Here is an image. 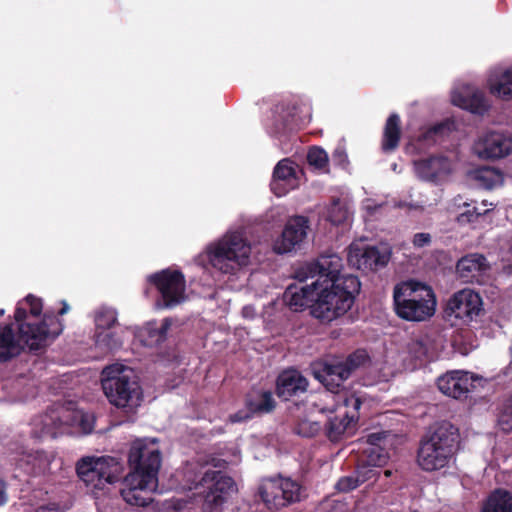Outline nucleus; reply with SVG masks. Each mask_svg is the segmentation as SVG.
Here are the masks:
<instances>
[{
  "mask_svg": "<svg viewBox=\"0 0 512 512\" xmlns=\"http://www.w3.org/2000/svg\"><path fill=\"white\" fill-rule=\"evenodd\" d=\"M161 452L155 438L137 439L132 443L128 461L131 471L124 477L120 494L130 506L146 507L153 501L158 487Z\"/></svg>",
  "mask_w": 512,
  "mask_h": 512,
  "instance_id": "1",
  "label": "nucleus"
},
{
  "mask_svg": "<svg viewBox=\"0 0 512 512\" xmlns=\"http://www.w3.org/2000/svg\"><path fill=\"white\" fill-rule=\"evenodd\" d=\"M252 247L243 226L232 227L209 243L194 262L203 269L211 267L222 274L235 275L251 264Z\"/></svg>",
  "mask_w": 512,
  "mask_h": 512,
  "instance_id": "2",
  "label": "nucleus"
},
{
  "mask_svg": "<svg viewBox=\"0 0 512 512\" xmlns=\"http://www.w3.org/2000/svg\"><path fill=\"white\" fill-rule=\"evenodd\" d=\"M101 386L108 402L126 414H133L143 402V390L135 371L121 363L106 366Z\"/></svg>",
  "mask_w": 512,
  "mask_h": 512,
  "instance_id": "3",
  "label": "nucleus"
},
{
  "mask_svg": "<svg viewBox=\"0 0 512 512\" xmlns=\"http://www.w3.org/2000/svg\"><path fill=\"white\" fill-rule=\"evenodd\" d=\"M360 288L358 277L351 274L335 279L331 285L320 286L311 306V314L323 322L341 317L352 307Z\"/></svg>",
  "mask_w": 512,
  "mask_h": 512,
  "instance_id": "4",
  "label": "nucleus"
},
{
  "mask_svg": "<svg viewBox=\"0 0 512 512\" xmlns=\"http://www.w3.org/2000/svg\"><path fill=\"white\" fill-rule=\"evenodd\" d=\"M393 301L396 314L411 322L426 321L436 311L437 301L433 289L416 280L396 284L393 289Z\"/></svg>",
  "mask_w": 512,
  "mask_h": 512,
  "instance_id": "5",
  "label": "nucleus"
},
{
  "mask_svg": "<svg viewBox=\"0 0 512 512\" xmlns=\"http://www.w3.org/2000/svg\"><path fill=\"white\" fill-rule=\"evenodd\" d=\"M458 430L448 423L438 424L420 442L417 464L424 471H436L446 467L452 460L457 444Z\"/></svg>",
  "mask_w": 512,
  "mask_h": 512,
  "instance_id": "6",
  "label": "nucleus"
},
{
  "mask_svg": "<svg viewBox=\"0 0 512 512\" xmlns=\"http://www.w3.org/2000/svg\"><path fill=\"white\" fill-rule=\"evenodd\" d=\"M321 400L325 403L321 408L322 412H338V415L330 418L326 425L329 439L338 441L348 426L357 419L361 401L348 391L332 392L328 389L321 394Z\"/></svg>",
  "mask_w": 512,
  "mask_h": 512,
  "instance_id": "7",
  "label": "nucleus"
},
{
  "mask_svg": "<svg viewBox=\"0 0 512 512\" xmlns=\"http://www.w3.org/2000/svg\"><path fill=\"white\" fill-rule=\"evenodd\" d=\"M122 470L121 462L111 456H85L76 463L77 476L94 494L117 482Z\"/></svg>",
  "mask_w": 512,
  "mask_h": 512,
  "instance_id": "8",
  "label": "nucleus"
},
{
  "mask_svg": "<svg viewBox=\"0 0 512 512\" xmlns=\"http://www.w3.org/2000/svg\"><path fill=\"white\" fill-rule=\"evenodd\" d=\"M367 360V354L363 350H357L346 360L317 361L312 364L314 377L321 382L326 389L334 391H346L342 384L349 378L352 371L363 365Z\"/></svg>",
  "mask_w": 512,
  "mask_h": 512,
  "instance_id": "9",
  "label": "nucleus"
},
{
  "mask_svg": "<svg viewBox=\"0 0 512 512\" xmlns=\"http://www.w3.org/2000/svg\"><path fill=\"white\" fill-rule=\"evenodd\" d=\"M41 433L52 438L63 432V427H77L83 434H89L94 429L95 416L83 410H69L61 405L53 406L41 417Z\"/></svg>",
  "mask_w": 512,
  "mask_h": 512,
  "instance_id": "10",
  "label": "nucleus"
},
{
  "mask_svg": "<svg viewBox=\"0 0 512 512\" xmlns=\"http://www.w3.org/2000/svg\"><path fill=\"white\" fill-rule=\"evenodd\" d=\"M188 489L199 490L203 494L204 507L210 511L220 508L228 497L236 491L234 480L221 471L208 469L199 482H193Z\"/></svg>",
  "mask_w": 512,
  "mask_h": 512,
  "instance_id": "11",
  "label": "nucleus"
},
{
  "mask_svg": "<svg viewBox=\"0 0 512 512\" xmlns=\"http://www.w3.org/2000/svg\"><path fill=\"white\" fill-rule=\"evenodd\" d=\"M483 301L479 293L465 288L455 292L448 300L446 316L452 325H468L480 315Z\"/></svg>",
  "mask_w": 512,
  "mask_h": 512,
  "instance_id": "12",
  "label": "nucleus"
},
{
  "mask_svg": "<svg viewBox=\"0 0 512 512\" xmlns=\"http://www.w3.org/2000/svg\"><path fill=\"white\" fill-rule=\"evenodd\" d=\"M301 486L290 478H268L259 486L262 501L269 509H279L301 499Z\"/></svg>",
  "mask_w": 512,
  "mask_h": 512,
  "instance_id": "13",
  "label": "nucleus"
},
{
  "mask_svg": "<svg viewBox=\"0 0 512 512\" xmlns=\"http://www.w3.org/2000/svg\"><path fill=\"white\" fill-rule=\"evenodd\" d=\"M161 296L162 307L171 308L186 300V282L179 270L164 269L148 276Z\"/></svg>",
  "mask_w": 512,
  "mask_h": 512,
  "instance_id": "14",
  "label": "nucleus"
},
{
  "mask_svg": "<svg viewBox=\"0 0 512 512\" xmlns=\"http://www.w3.org/2000/svg\"><path fill=\"white\" fill-rule=\"evenodd\" d=\"M390 254V249L386 245L371 246L358 240L350 244L347 261L358 270L374 271L387 265Z\"/></svg>",
  "mask_w": 512,
  "mask_h": 512,
  "instance_id": "15",
  "label": "nucleus"
},
{
  "mask_svg": "<svg viewBox=\"0 0 512 512\" xmlns=\"http://www.w3.org/2000/svg\"><path fill=\"white\" fill-rule=\"evenodd\" d=\"M43 310L40 298L34 297V353L51 345L64 329L63 322L52 312Z\"/></svg>",
  "mask_w": 512,
  "mask_h": 512,
  "instance_id": "16",
  "label": "nucleus"
},
{
  "mask_svg": "<svg viewBox=\"0 0 512 512\" xmlns=\"http://www.w3.org/2000/svg\"><path fill=\"white\" fill-rule=\"evenodd\" d=\"M32 325H19L13 322L0 324V363H6L18 357L26 347L32 350Z\"/></svg>",
  "mask_w": 512,
  "mask_h": 512,
  "instance_id": "17",
  "label": "nucleus"
},
{
  "mask_svg": "<svg viewBox=\"0 0 512 512\" xmlns=\"http://www.w3.org/2000/svg\"><path fill=\"white\" fill-rule=\"evenodd\" d=\"M473 153L483 160H494L512 152V133L487 131L477 137L472 145Z\"/></svg>",
  "mask_w": 512,
  "mask_h": 512,
  "instance_id": "18",
  "label": "nucleus"
},
{
  "mask_svg": "<svg viewBox=\"0 0 512 512\" xmlns=\"http://www.w3.org/2000/svg\"><path fill=\"white\" fill-rule=\"evenodd\" d=\"M343 268V260L336 253H327L321 255L316 262L304 265L297 273V277L301 280L315 278L319 280V287L323 285H331L335 279L344 277L340 275Z\"/></svg>",
  "mask_w": 512,
  "mask_h": 512,
  "instance_id": "19",
  "label": "nucleus"
},
{
  "mask_svg": "<svg viewBox=\"0 0 512 512\" xmlns=\"http://www.w3.org/2000/svg\"><path fill=\"white\" fill-rule=\"evenodd\" d=\"M483 377L463 370L448 371L437 380L438 389L454 399L466 398L471 390L483 381Z\"/></svg>",
  "mask_w": 512,
  "mask_h": 512,
  "instance_id": "20",
  "label": "nucleus"
},
{
  "mask_svg": "<svg viewBox=\"0 0 512 512\" xmlns=\"http://www.w3.org/2000/svg\"><path fill=\"white\" fill-rule=\"evenodd\" d=\"M309 229L308 219L304 216L290 218L279 238L273 244L277 254H285L297 249L307 237Z\"/></svg>",
  "mask_w": 512,
  "mask_h": 512,
  "instance_id": "21",
  "label": "nucleus"
},
{
  "mask_svg": "<svg viewBox=\"0 0 512 512\" xmlns=\"http://www.w3.org/2000/svg\"><path fill=\"white\" fill-rule=\"evenodd\" d=\"M453 105L468 110L473 114L484 115L491 108V102L479 88L462 84L454 87L451 92Z\"/></svg>",
  "mask_w": 512,
  "mask_h": 512,
  "instance_id": "22",
  "label": "nucleus"
},
{
  "mask_svg": "<svg viewBox=\"0 0 512 512\" xmlns=\"http://www.w3.org/2000/svg\"><path fill=\"white\" fill-rule=\"evenodd\" d=\"M455 169L454 162L446 156L438 155L414 161L416 175L433 183L446 181Z\"/></svg>",
  "mask_w": 512,
  "mask_h": 512,
  "instance_id": "23",
  "label": "nucleus"
},
{
  "mask_svg": "<svg viewBox=\"0 0 512 512\" xmlns=\"http://www.w3.org/2000/svg\"><path fill=\"white\" fill-rule=\"evenodd\" d=\"M442 348L440 336L435 333H424L412 337L406 344V352L411 358V367H417V362L432 360L437 357Z\"/></svg>",
  "mask_w": 512,
  "mask_h": 512,
  "instance_id": "24",
  "label": "nucleus"
},
{
  "mask_svg": "<svg viewBox=\"0 0 512 512\" xmlns=\"http://www.w3.org/2000/svg\"><path fill=\"white\" fill-rule=\"evenodd\" d=\"M299 185V167L289 158L280 160L274 170L271 180V190L278 196L286 195Z\"/></svg>",
  "mask_w": 512,
  "mask_h": 512,
  "instance_id": "25",
  "label": "nucleus"
},
{
  "mask_svg": "<svg viewBox=\"0 0 512 512\" xmlns=\"http://www.w3.org/2000/svg\"><path fill=\"white\" fill-rule=\"evenodd\" d=\"M489 270L487 259L478 253H471L458 260L456 271L464 282L481 283L482 277Z\"/></svg>",
  "mask_w": 512,
  "mask_h": 512,
  "instance_id": "26",
  "label": "nucleus"
},
{
  "mask_svg": "<svg viewBox=\"0 0 512 512\" xmlns=\"http://www.w3.org/2000/svg\"><path fill=\"white\" fill-rule=\"evenodd\" d=\"M486 86L490 94L501 99H512V65L510 67L497 66L489 70Z\"/></svg>",
  "mask_w": 512,
  "mask_h": 512,
  "instance_id": "27",
  "label": "nucleus"
},
{
  "mask_svg": "<svg viewBox=\"0 0 512 512\" xmlns=\"http://www.w3.org/2000/svg\"><path fill=\"white\" fill-rule=\"evenodd\" d=\"M300 282V277H298ZM319 280H314L311 284H292L289 285L284 292V300L287 305L294 311H301L316 299L319 289Z\"/></svg>",
  "mask_w": 512,
  "mask_h": 512,
  "instance_id": "28",
  "label": "nucleus"
},
{
  "mask_svg": "<svg viewBox=\"0 0 512 512\" xmlns=\"http://www.w3.org/2000/svg\"><path fill=\"white\" fill-rule=\"evenodd\" d=\"M171 327V320L165 318L161 321H149L138 328L135 336L138 341L147 347H155L162 343Z\"/></svg>",
  "mask_w": 512,
  "mask_h": 512,
  "instance_id": "29",
  "label": "nucleus"
},
{
  "mask_svg": "<svg viewBox=\"0 0 512 512\" xmlns=\"http://www.w3.org/2000/svg\"><path fill=\"white\" fill-rule=\"evenodd\" d=\"M308 382L297 370L291 369L282 372L277 379V394L280 398L288 400L290 397L306 391Z\"/></svg>",
  "mask_w": 512,
  "mask_h": 512,
  "instance_id": "30",
  "label": "nucleus"
},
{
  "mask_svg": "<svg viewBox=\"0 0 512 512\" xmlns=\"http://www.w3.org/2000/svg\"><path fill=\"white\" fill-rule=\"evenodd\" d=\"M454 128V122L451 120H445L433 126L424 128L418 137L419 146L424 148L441 141L445 136L452 132Z\"/></svg>",
  "mask_w": 512,
  "mask_h": 512,
  "instance_id": "31",
  "label": "nucleus"
},
{
  "mask_svg": "<svg viewBox=\"0 0 512 512\" xmlns=\"http://www.w3.org/2000/svg\"><path fill=\"white\" fill-rule=\"evenodd\" d=\"M470 178L475 184L483 189H493L503 182L502 173L492 167L483 166L470 172Z\"/></svg>",
  "mask_w": 512,
  "mask_h": 512,
  "instance_id": "32",
  "label": "nucleus"
},
{
  "mask_svg": "<svg viewBox=\"0 0 512 512\" xmlns=\"http://www.w3.org/2000/svg\"><path fill=\"white\" fill-rule=\"evenodd\" d=\"M482 512H512V494L504 489H496L484 502Z\"/></svg>",
  "mask_w": 512,
  "mask_h": 512,
  "instance_id": "33",
  "label": "nucleus"
},
{
  "mask_svg": "<svg viewBox=\"0 0 512 512\" xmlns=\"http://www.w3.org/2000/svg\"><path fill=\"white\" fill-rule=\"evenodd\" d=\"M94 343L101 354H106L118 349L122 341L114 329H95Z\"/></svg>",
  "mask_w": 512,
  "mask_h": 512,
  "instance_id": "34",
  "label": "nucleus"
},
{
  "mask_svg": "<svg viewBox=\"0 0 512 512\" xmlns=\"http://www.w3.org/2000/svg\"><path fill=\"white\" fill-rule=\"evenodd\" d=\"M400 139V118L397 114H391L386 121L382 142L384 151L394 150Z\"/></svg>",
  "mask_w": 512,
  "mask_h": 512,
  "instance_id": "35",
  "label": "nucleus"
},
{
  "mask_svg": "<svg viewBox=\"0 0 512 512\" xmlns=\"http://www.w3.org/2000/svg\"><path fill=\"white\" fill-rule=\"evenodd\" d=\"M12 460L15 465L24 470L28 475L32 473V453L28 445L18 440L11 443Z\"/></svg>",
  "mask_w": 512,
  "mask_h": 512,
  "instance_id": "36",
  "label": "nucleus"
},
{
  "mask_svg": "<svg viewBox=\"0 0 512 512\" xmlns=\"http://www.w3.org/2000/svg\"><path fill=\"white\" fill-rule=\"evenodd\" d=\"M95 329H114L117 324V311L109 306H101L94 312Z\"/></svg>",
  "mask_w": 512,
  "mask_h": 512,
  "instance_id": "37",
  "label": "nucleus"
},
{
  "mask_svg": "<svg viewBox=\"0 0 512 512\" xmlns=\"http://www.w3.org/2000/svg\"><path fill=\"white\" fill-rule=\"evenodd\" d=\"M308 164L319 173L329 171V158L326 151L320 147H312L307 153Z\"/></svg>",
  "mask_w": 512,
  "mask_h": 512,
  "instance_id": "38",
  "label": "nucleus"
},
{
  "mask_svg": "<svg viewBox=\"0 0 512 512\" xmlns=\"http://www.w3.org/2000/svg\"><path fill=\"white\" fill-rule=\"evenodd\" d=\"M349 209L347 205L337 199L334 200L327 209V219L334 225H339L349 219Z\"/></svg>",
  "mask_w": 512,
  "mask_h": 512,
  "instance_id": "39",
  "label": "nucleus"
},
{
  "mask_svg": "<svg viewBox=\"0 0 512 512\" xmlns=\"http://www.w3.org/2000/svg\"><path fill=\"white\" fill-rule=\"evenodd\" d=\"M56 459V453L53 450H37L34 452V475L36 470L45 474L51 470V465Z\"/></svg>",
  "mask_w": 512,
  "mask_h": 512,
  "instance_id": "40",
  "label": "nucleus"
},
{
  "mask_svg": "<svg viewBox=\"0 0 512 512\" xmlns=\"http://www.w3.org/2000/svg\"><path fill=\"white\" fill-rule=\"evenodd\" d=\"M247 405L250 412L267 413L273 410L275 401L272 394L265 391L259 394L257 400L249 399Z\"/></svg>",
  "mask_w": 512,
  "mask_h": 512,
  "instance_id": "41",
  "label": "nucleus"
},
{
  "mask_svg": "<svg viewBox=\"0 0 512 512\" xmlns=\"http://www.w3.org/2000/svg\"><path fill=\"white\" fill-rule=\"evenodd\" d=\"M497 424L503 432L512 431V396L503 401L499 407Z\"/></svg>",
  "mask_w": 512,
  "mask_h": 512,
  "instance_id": "42",
  "label": "nucleus"
},
{
  "mask_svg": "<svg viewBox=\"0 0 512 512\" xmlns=\"http://www.w3.org/2000/svg\"><path fill=\"white\" fill-rule=\"evenodd\" d=\"M365 454V461L374 467H382L389 460V453L384 446L367 447Z\"/></svg>",
  "mask_w": 512,
  "mask_h": 512,
  "instance_id": "43",
  "label": "nucleus"
},
{
  "mask_svg": "<svg viewBox=\"0 0 512 512\" xmlns=\"http://www.w3.org/2000/svg\"><path fill=\"white\" fill-rule=\"evenodd\" d=\"M463 206L466 208V210L457 216V222L460 225L474 223L479 219V217L489 211V209H481L477 206H471V204L466 202L463 203Z\"/></svg>",
  "mask_w": 512,
  "mask_h": 512,
  "instance_id": "44",
  "label": "nucleus"
},
{
  "mask_svg": "<svg viewBox=\"0 0 512 512\" xmlns=\"http://www.w3.org/2000/svg\"><path fill=\"white\" fill-rule=\"evenodd\" d=\"M386 209L385 203H378L371 198H366L362 202V210L364 211V218L366 221L377 219Z\"/></svg>",
  "mask_w": 512,
  "mask_h": 512,
  "instance_id": "45",
  "label": "nucleus"
},
{
  "mask_svg": "<svg viewBox=\"0 0 512 512\" xmlns=\"http://www.w3.org/2000/svg\"><path fill=\"white\" fill-rule=\"evenodd\" d=\"M373 465H370L366 461L360 465H358L356 469V474L360 483H364L366 481L375 479L379 475V471L375 469Z\"/></svg>",
  "mask_w": 512,
  "mask_h": 512,
  "instance_id": "46",
  "label": "nucleus"
},
{
  "mask_svg": "<svg viewBox=\"0 0 512 512\" xmlns=\"http://www.w3.org/2000/svg\"><path fill=\"white\" fill-rule=\"evenodd\" d=\"M320 430V425L318 422H312L308 420H303L298 423L296 427V432L300 436L303 437H312L317 434Z\"/></svg>",
  "mask_w": 512,
  "mask_h": 512,
  "instance_id": "47",
  "label": "nucleus"
},
{
  "mask_svg": "<svg viewBox=\"0 0 512 512\" xmlns=\"http://www.w3.org/2000/svg\"><path fill=\"white\" fill-rule=\"evenodd\" d=\"M391 434L387 431L373 432L366 436V443L368 447L372 446H384L386 447L389 442Z\"/></svg>",
  "mask_w": 512,
  "mask_h": 512,
  "instance_id": "48",
  "label": "nucleus"
},
{
  "mask_svg": "<svg viewBox=\"0 0 512 512\" xmlns=\"http://www.w3.org/2000/svg\"><path fill=\"white\" fill-rule=\"evenodd\" d=\"M357 474L342 477L336 483V489L340 492H349L360 485Z\"/></svg>",
  "mask_w": 512,
  "mask_h": 512,
  "instance_id": "49",
  "label": "nucleus"
},
{
  "mask_svg": "<svg viewBox=\"0 0 512 512\" xmlns=\"http://www.w3.org/2000/svg\"><path fill=\"white\" fill-rule=\"evenodd\" d=\"M332 160L336 165L342 168H346L349 163L347 153L343 147L335 149L332 154Z\"/></svg>",
  "mask_w": 512,
  "mask_h": 512,
  "instance_id": "50",
  "label": "nucleus"
},
{
  "mask_svg": "<svg viewBox=\"0 0 512 512\" xmlns=\"http://www.w3.org/2000/svg\"><path fill=\"white\" fill-rule=\"evenodd\" d=\"M26 318H27V310L25 308L21 307V304L19 303L14 312V319H15V322L13 323L14 328L16 330H18L19 325H32L31 323L25 322Z\"/></svg>",
  "mask_w": 512,
  "mask_h": 512,
  "instance_id": "51",
  "label": "nucleus"
},
{
  "mask_svg": "<svg viewBox=\"0 0 512 512\" xmlns=\"http://www.w3.org/2000/svg\"><path fill=\"white\" fill-rule=\"evenodd\" d=\"M412 242L417 248L428 246L431 243V235L429 233H416Z\"/></svg>",
  "mask_w": 512,
  "mask_h": 512,
  "instance_id": "52",
  "label": "nucleus"
},
{
  "mask_svg": "<svg viewBox=\"0 0 512 512\" xmlns=\"http://www.w3.org/2000/svg\"><path fill=\"white\" fill-rule=\"evenodd\" d=\"M250 413H251L250 411L249 412L239 411L235 414H232L229 416L230 422L237 423V422H242L244 420H247L251 417Z\"/></svg>",
  "mask_w": 512,
  "mask_h": 512,
  "instance_id": "53",
  "label": "nucleus"
},
{
  "mask_svg": "<svg viewBox=\"0 0 512 512\" xmlns=\"http://www.w3.org/2000/svg\"><path fill=\"white\" fill-rule=\"evenodd\" d=\"M242 316L246 319H254L256 316V310L252 305H246L242 308Z\"/></svg>",
  "mask_w": 512,
  "mask_h": 512,
  "instance_id": "54",
  "label": "nucleus"
},
{
  "mask_svg": "<svg viewBox=\"0 0 512 512\" xmlns=\"http://www.w3.org/2000/svg\"><path fill=\"white\" fill-rule=\"evenodd\" d=\"M34 512H59V509L55 503H49L47 505L37 507Z\"/></svg>",
  "mask_w": 512,
  "mask_h": 512,
  "instance_id": "55",
  "label": "nucleus"
},
{
  "mask_svg": "<svg viewBox=\"0 0 512 512\" xmlns=\"http://www.w3.org/2000/svg\"><path fill=\"white\" fill-rule=\"evenodd\" d=\"M7 501V496L5 493V489L2 483H0V506L5 504Z\"/></svg>",
  "mask_w": 512,
  "mask_h": 512,
  "instance_id": "56",
  "label": "nucleus"
},
{
  "mask_svg": "<svg viewBox=\"0 0 512 512\" xmlns=\"http://www.w3.org/2000/svg\"><path fill=\"white\" fill-rule=\"evenodd\" d=\"M61 303H62V308L58 311V314L64 315L69 311L70 307L66 301H62Z\"/></svg>",
  "mask_w": 512,
  "mask_h": 512,
  "instance_id": "57",
  "label": "nucleus"
},
{
  "mask_svg": "<svg viewBox=\"0 0 512 512\" xmlns=\"http://www.w3.org/2000/svg\"><path fill=\"white\" fill-rule=\"evenodd\" d=\"M24 301L29 306V312L32 313V294L30 293V294L26 295V297L24 298Z\"/></svg>",
  "mask_w": 512,
  "mask_h": 512,
  "instance_id": "58",
  "label": "nucleus"
},
{
  "mask_svg": "<svg viewBox=\"0 0 512 512\" xmlns=\"http://www.w3.org/2000/svg\"><path fill=\"white\" fill-rule=\"evenodd\" d=\"M392 474H393V471L390 470V469H387V470L384 471L385 477H390Z\"/></svg>",
  "mask_w": 512,
  "mask_h": 512,
  "instance_id": "59",
  "label": "nucleus"
},
{
  "mask_svg": "<svg viewBox=\"0 0 512 512\" xmlns=\"http://www.w3.org/2000/svg\"><path fill=\"white\" fill-rule=\"evenodd\" d=\"M4 315V309H0V316Z\"/></svg>",
  "mask_w": 512,
  "mask_h": 512,
  "instance_id": "60",
  "label": "nucleus"
}]
</instances>
